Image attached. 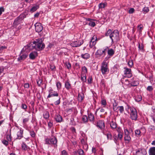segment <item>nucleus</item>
Here are the masks:
<instances>
[{
	"instance_id": "nucleus-1",
	"label": "nucleus",
	"mask_w": 155,
	"mask_h": 155,
	"mask_svg": "<svg viewBox=\"0 0 155 155\" xmlns=\"http://www.w3.org/2000/svg\"><path fill=\"white\" fill-rule=\"evenodd\" d=\"M26 47L29 50L35 49L36 50L39 51L42 50L45 48V45L43 43L42 39L39 38L28 45Z\"/></svg>"
},
{
	"instance_id": "nucleus-2",
	"label": "nucleus",
	"mask_w": 155,
	"mask_h": 155,
	"mask_svg": "<svg viewBox=\"0 0 155 155\" xmlns=\"http://www.w3.org/2000/svg\"><path fill=\"white\" fill-rule=\"evenodd\" d=\"M28 14V11H26L21 14L15 20L13 23V27L16 28L17 25L22 22L24 19L26 17Z\"/></svg>"
},
{
	"instance_id": "nucleus-3",
	"label": "nucleus",
	"mask_w": 155,
	"mask_h": 155,
	"mask_svg": "<svg viewBox=\"0 0 155 155\" xmlns=\"http://www.w3.org/2000/svg\"><path fill=\"white\" fill-rule=\"evenodd\" d=\"M110 38L112 43L117 42L119 40V32L117 30H115L110 35Z\"/></svg>"
},
{
	"instance_id": "nucleus-4",
	"label": "nucleus",
	"mask_w": 155,
	"mask_h": 155,
	"mask_svg": "<svg viewBox=\"0 0 155 155\" xmlns=\"http://www.w3.org/2000/svg\"><path fill=\"white\" fill-rule=\"evenodd\" d=\"M57 140L54 136H52L49 139L47 138L45 140V143L47 144H53L54 147H56Z\"/></svg>"
},
{
	"instance_id": "nucleus-5",
	"label": "nucleus",
	"mask_w": 155,
	"mask_h": 155,
	"mask_svg": "<svg viewBox=\"0 0 155 155\" xmlns=\"http://www.w3.org/2000/svg\"><path fill=\"white\" fill-rule=\"evenodd\" d=\"M130 118L132 120L136 121L137 118V113L136 109L133 107H130Z\"/></svg>"
},
{
	"instance_id": "nucleus-6",
	"label": "nucleus",
	"mask_w": 155,
	"mask_h": 155,
	"mask_svg": "<svg viewBox=\"0 0 155 155\" xmlns=\"http://www.w3.org/2000/svg\"><path fill=\"white\" fill-rule=\"evenodd\" d=\"M132 130L128 131L127 129L124 130L125 135L124 136V139L126 143H128L130 142L131 140V138L129 134L131 132H132Z\"/></svg>"
},
{
	"instance_id": "nucleus-7",
	"label": "nucleus",
	"mask_w": 155,
	"mask_h": 155,
	"mask_svg": "<svg viewBox=\"0 0 155 155\" xmlns=\"http://www.w3.org/2000/svg\"><path fill=\"white\" fill-rule=\"evenodd\" d=\"M101 70L102 74L104 75L106 74L107 72L108 71L107 63L105 61H103L102 63Z\"/></svg>"
},
{
	"instance_id": "nucleus-8",
	"label": "nucleus",
	"mask_w": 155,
	"mask_h": 155,
	"mask_svg": "<svg viewBox=\"0 0 155 155\" xmlns=\"http://www.w3.org/2000/svg\"><path fill=\"white\" fill-rule=\"evenodd\" d=\"M108 56L104 58V61H106L108 59L112 57L114 54L115 51L114 49L112 48L109 49V48L107 50Z\"/></svg>"
},
{
	"instance_id": "nucleus-9",
	"label": "nucleus",
	"mask_w": 155,
	"mask_h": 155,
	"mask_svg": "<svg viewBox=\"0 0 155 155\" xmlns=\"http://www.w3.org/2000/svg\"><path fill=\"white\" fill-rule=\"evenodd\" d=\"M96 126L102 130H103L105 127L104 121L102 120H98Z\"/></svg>"
},
{
	"instance_id": "nucleus-10",
	"label": "nucleus",
	"mask_w": 155,
	"mask_h": 155,
	"mask_svg": "<svg viewBox=\"0 0 155 155\" xmlns=\"http://www.w3.org/2000/svg\"><path fill=\"white\" fill-rule=\"evenodd\" d=\"M97 40V38L96 35H94L90 42L89 46L91 48H92L95 45Z\"/></svg>"
},
{
	"instance_id": "nucleus-11",
	"label": "nucleus",
	"mask_w": 155,
	"mask_h": 155,
	"mask_svg": "<svg viewBox=\"0 0 155 155\" xmlns=\"http://www.w3.org/2000/svg\"><path fill=\"white\" fill-rule=\"evenodd\" d=\"M35 31L38 33L41 32L43 29L41 24L40 23H37L35 25Z\"/></svg>"
},
{
	"instance_id": "nucleus-12",
	"label": "nucleus",
	"mask_w": 155,
	"mask_h": 155,
	"mask_svg": "<svg viewBox=\"0 0 155 155\" xmlns=\"http://www.w3.org/2000/svg\"><path fill=\"white\" fill-rule=\"evenodd\" d=\"M124 69H125L124 71V74L128 78L131 77L132 75V74L131 73V69L126 67H124Z\"/></svg>"
},
{
	"instance_id": "nucleus-13",
	"label": "nucleus",
	"mask_w": 155,
	"mask_h": 155,
	"mask_svg": "<svg viewBox=\"0 0 155 155\" xmlns=\"http://www.w3.org/2000/svg\"><path fill=\"white\" fill-rule=\"evenodd\" d=\"M83 43V41H73L71 44V46L73 47H79L82 45Z\"/></svg>"
},
{
	"instance_id": "nucleus-14",
	"label": "nucleus",
	"mask_w": 155,
	"mask_h": 155,
	"mask_svg": "<svg viewBox=\"0 0 155 155\" xmlns=\"http://www.w3.org/2000/svg\"><path fill=\"white\" fill-rule=\"evenodd\" d=\"M147 153L146 150L145 149H139L136 152V155H146Z\"/></svg>"
},
{
	"instance_id": "nucleus-15",
	"label": "nucleus",
	"mask_w": 155,
	"mask_h": 155,
	"mask_svg": "<svg viewBox=\"0 0 155 155\" xmlns=\"http://www.w3.org/2000/svg\"><path fill=\"white\" fill-rule=\"evenodd\" d=\"M23 130L21 128H20V131L17 133V137L15 139L20 140L23 137Z\"/></svg>"
},
{
	"instance_id": "nucleus-16",
	"label": "nucleus",
	"mask_w": 155,
	"mask_h": 155,
	"mask_svg": "<svg viewBox=\"0 0 155 155\" xmlns=\"http://www.w3.org/2000/svg\"><path fill=\"white\" fill-rule=\"evenodd\" d=\"M28 56V55L26 54H22L21 53L18 58V61H21L22 60H24Z\"/></svg>"
},
{
	"instance_id": "nucleus-17",
	"label": "nucleus",
	"mask_w": 155,
	"mask_h": 155,
	"mask_svg": "<svg viewBox=\"0 0 155 155\" xmlns=\"http://www.w3.org/2000/svg\"><path fill=\"white\" fill-rule=\"evenodd\" d=\"M88 120L93 124H94V115L92 113H88Z\"/></svg>"
},
{
	"instance_id": "nucleus-18",
	"label": "nucleus",
	"mask_w": 155,
	"mask_h": 155,
	"mask_svg": "<svg viewBox=\"0 0 155 155\" xmlns=\"http://www.w3.org/2000/svg\"><path fill=\"white\" fill-rule=\"evenodd\" d=\"M38 56V53L36 51H34L31 52L29 55L30 59L34 60Z\"/></svg>"
},
{
	"instance_id": "nucleus-19",
	"label": "nucleus",
	"mask_w": 155,
	"mask_h": 155,
	"mask_svg": "<svg viewBox=\"0 0 155 155\" xmlns=\"http://www.w3.org/2000/svg\"><path fill=\"white\" fill-rule=\"evenodd\" d=\"M54 119L57 122L60 123L62 120V117L58 114H57L55 115Z\"/></svg>"
},
{
	"instance_id": "nucleus-20",
	"label": "nucleus",
	"mask_w": 155,
	"mask_h": 155,
	"mask_svg": "<svg viewBox=\"0 0 155 155\" xmlns=\"http://www.w3.org/2000/svg\"><path fill=\"white\" fill-rule=\"evenodd\" d=\"M148 152L149 155H155V147H150Z\"/></svg>"
},
{
	"instance_id": "nucleus-21",
	"label": "nucleus",
	"mask_w": 155,
	"mask_h": 155,
	"mask_svg": "<svg viewBox=\"0 0 155 155\" xmlns=\"http://www.w3.org/2000/svg\"><path fill=\"white\" fill-rule=\"evenodd\" d=\"M139 84V81L137 80H134V79L130 83V84L131 86H137Z\"/></svg>"
},
{
	"instance_id": "nucleus-22",
	"label": "nucleus",
	"mask_w": 155,
	"mask_h": 155,
	"mask_svg": "<svg viewBox=\"0 0 155 155\" xmlns=\"http://www.w3.org/2000/svg\"><path fill=\"white\" fill-rule=\"evenodd\" d=\"M84 97V95L83 93L81 92L78 94V100L79 101L81 102Z\"/></svg>"
},
{
	"instance_id": "nucleus-23",
	"label": "nucleus",
	"mask_w": 155,
	"mask_h": 155,
	"mask_svg": "<svg viewBox=\"0 0 155 155\" xmlns=\"http://www.w3.org/2000/svg\"><path fill=\"white\" fill-rule=\"evenodd\" d=\"M121 82L123 84L127 86L130 84V83L128 80L127 79H125L124 78L121 79Z\"/></svg>"
},
{
	"instance_id": "nucleus-24",
	"label": "nucleus",
	"mask_w": 155,
	"mask_h": 155,
	"mask_svg": "<svg viewBox=\"0 0 155 155\" xmlns=\"http://www.w3.org/2000/svg\"><path fill=\"white\" fill-rule=\"evenodd\" d=\"M90 55L89 54L86 53L84 54H82L81 55V57L84 59H87L90 57Z\"/></svg>"
},
{
	"instance_id": "nucleus-25",
	"label": "nucleus",
	"mask_w": 155,
	"mask_h": 155,
	"mask_svg": "<svg viewBox=\"0 0 155 155\" xmlns=\"http://www.w3.org/2000/svg\"><path fill=\"white\" fill-rule=\"evenodd\" d=\"M39 5H36L33 7L30 10L31 12H33L36 11L38 8H39Z\"/></svg>"
},
{
	"instance_id": "nucleus-26",
	"label": "nucleus",
	"mask_w": 155,
	"mask_h": 155,
	"mask_svg": "<svg viewBox=\"0 0 155 155\" xmlns=\"http://www.w3.org/2000/svg\"><path fill=\"white\" fill-rule=\"evenodd\" d=\"M82 121L84 123H86L88 121V117L86 115H83L82 117Z\"/></svg>"
},
{
	"instance_id": "nucleus-27",
	"label": "nucleus",
	"mask_w": 155,
	"mask_h": 155,
	"mask_svg": "<svg viewBox=\"0 0 155 155\" xmlns=\"http://www.w3.org/2000/svg\"><path fill=\"white\" fill-rule=\"evenodd\" d=\"M110 125L112 129H115L117 127V124L114 121H112L110 122Z\"/></svg>"
},
{
	"instance_id": "nucleus-28",
	"label": "nucleus",
	"mask_w": 155,
	"mask_h": 155,
	"mask_svg": "<svg viewBox=\"0 0 155 155\" xmlns=\"http://www.w3.org/2000/svg\"><path fill=\"white\" fill-rule=\"evenodd\" d=\"M65 87L67 90H69L71 88V84L68 81H66L65 83Z\"/></svg>"
},
{
	"instance_id": "nucleus-29",
	"label": "nucleus",
	"mask_w": 155,
	"mask_h": 155,
	"mask_svg": "<svg viewBox=\"0 0 155 155\" xmlns=\"http://www.w3.org/2000/svg\"><path fill=\"white\" fill-rule=\"evenodd\" d=\"M81 74H86L87 72V69L85 66H83L81 68Z\"/></svg>"
},
{
	"instance_id": "nucleus-30",
	"label": "nucleus",
	"mask_w": 155,
	"mask_h": 155,
	"mask_svg": "<svg viewBox=\"0 0 155 155\" xmlns=\"http://www.w3.org/2000/svg\"><path fill=\"white\" fill-rule=\"evenodd\" d=\"M21 147L22 149L25 151L27 150L29 148L28 146L24 142L21 144Z\"/></svg>"
},
{
	"instance_id": "nucleus-31",
	"label": "nucleus",
	"mask_w": 155,
	"mask_h": 155,
	"mask_svg": "<svg viewBox=\"0 0 155 155\" xmlns=\"http://www.w3.org/2000/svg\"><path fill=\"white\" fill-rule=\"evenodd\" d=\"M43 117L46 119H48L49 117V113L47 111H45L43 114Z\"/></svg>"
},
{
	"instance_id": "nucleus-32",
	"label": "nucleus",
	"mask_w": 155,
	"mask_h": 155,
	"mask_svg": "<svg viewBox=\"0 0 155 155\" xmlns=\"http://www.w3.org/2000/svg\"><path fill=\"white\" fill-rule=\"evenodd\" d=\"M142 99V97L140 95H138L135 97V100L136 101L139 102Z\"/></svg>"
},
{
	"instance_id": "nucleus-33",
	"label": "nucleus",
	"mask_w": 155,
	"mask_h": 155,
	"mask_svg": "<svg viewBox=\"0 0 155 155\" xmlns=\"http://www.w3.org/2000/svg\"><path fill=\"white\" fill-rule=\"evenodd\" d=\"M6 138L8 141H11L12 140V137L11 133L9 134H7L6 136Z\"/></svg>"
},
{
	"instance_id": "nucleus-34",
	"label": "nucleus",
	"mask_w": 155,
	"mask_h": 155,
	"mask_svg": "<svg viewBox=\"0 0 155 155\" xmlns=\"http://www.w3.org/2000/svg\"><path fill=\"white\" fill-rule=\"evenodd\" d=\"M81 80L83 82H85L86 81V74H81Z\"/></svg>"
},
{
	"instance_id": "nucleus-35",
	"label": "nucleus",
	"mask_w": 155,
	"mask_h": 155,
	"mask_svg": "<svg viewBox=\"0 0 155 155\" xmlns=\"http://www.w3.org/2000/svg\"><path fill=\"white\" fill-rule=\"evenodd\" d=\"M141 132L140 130L137 129L135 131V133L136 136L137 137H140V136Z\"/></svg>"
},
{
	"instance_id": "nucleus-36",
	"label": "nucleus",
	"mask_w": 155,
	"mask_h": 155,
	"mask_svg": "<svg viewBox=\"0 0 155 155\" xmlns=\"http://www.w3.org/2000/svg\"><path fill=\"white\" fill-rule=\"evenodd\" d=\"M2 143L5 146H7L8 145V141L5 139L2 140Z\"/></svg>"
},
{
	"instance_id": "nucleus-37",
	"label": "nucleus",
	"mask_w": 155,
	"mask_h": 155,
	"mask_svg": "<svg viewBox=\"0 0 155 155\" xmlns=\"http://www.w3.org/2000/svg\"><path fill=\"white\" fill-rule=\"evenodd\" d=\"M30 135L32 138H34L35 137L36 134L33 130L29 131Z\"/></svg>"
},
{
	"instance_id": "nucleus-38",
	"label": "nucleus",
	"mask_w": 155,
	"mask_h": 155,
	"mask_svg": "<svg viewBox=\"0 0 155 155\" xmlns=\"http://www.w3.org/2000/svg\"><path fill=\"white\" fill-rule=\"evenodd\" d=\"M108 48V47H106L105 48H104L102 49V55L104 54V55H105L106 54V51H107V49Z\"/></svg>"
},
{
	"instance_id": "nucleus-39",
	"label": "nucleus",
	"mask_w": 155,
	"mask_h": 155,
	"mask_svg": "<svg viewBox=\"0 0 155 155\" xmlns=\"http://www.w3.org/2000/svg\"><path fill=\"white\" fill-rule=\"evenodd\" d=\"M102 49H98L96 52L95 54L98 55L99 56H101L102 55Z\"/></svg>"
},
{
	"instance_id": "nucleus-40",
	"label": "nucleus",
	"mask_w": 155,
	"mask_h": 155,
	"mask_svg": "<svg viewBox=\"0 0 155 155\" xmlns=\"http://www.w3.org/2000/svg\"><path fill=\"white\" fill-rule=\"evenodd\" d=\"M138 48L139 50L143 51V50L144 46L142 44L138 43Z\"/></svg>"
},
{
	"instance_id": "nucleus-41",
	"label": "nucleus",
	"mask_w": 155,
	"mask_h": 155,
	"mask_svg": "<svg viewBox=\"0 0 155 155\" xmlns=\"http://www.w3.org/2000/svg\"><path fill=\"white\" fill-rule=\"evenodd\" d=\"M67 68L70 69L71 68V64L69 62H66L65 63Z\"/></svg>"
},
{
	"instance_id": "nucleus-42",
	"label": "nucleus",
	"mask_w": 155,
	"mask_h": 155,
	"mask_svg": "<svg viewBox=\"0 0 155 155\" xmlns=\"http://www.w3.org/2000/svg\"><path fill=\"white\" fill-rule=\"evenodd\" d=\"M77 152L79 155H84V151L82 149H78Z\"/></svg>"
},
{
	"instance_id": "nucleus-43",
	"label": "nucleus",
	"mask_w": 155,
	"mask_h": 155,
	"mask_svg": "<svg viewBox=\"0 0 155 155\" xmlns=\"http://www.w3.org/2000/svg\"><path fill=\"white\" fill-rule=\"evenodd\" d=\"M56 86L58 90H59L61 88V84L60 82L58 81L56 83Z\"/></svg>"
},
{
	"instance_id": "nucleus-44",
	"label": "nucleus",
	"mask_w": 155,
	"mask_h": 155,
	"mask_svg": "<svg viewBox=\"0 0 155 155\" xmlns=\"http://www.w3.org/2000/svg\"><path fill=\"white\" fill-rule=\"evenodd\" d=\"M118 107L119 108V110L120 111V113H123L124 109V107L123 106H120Z\"/></svg>"
},
{
	"instance_id": "nucleus-45",
	"label": "nucleus",
	"mask_w": 155,
	"mask_h": 155,
	"mask_svg": "<svg viewBox=\"0 0 155 155\" xmlns=\"http://www.w3.org/2000/svg\"><path fill=\"white\" fill-rule=\"evenodd\" d=\"M107 140H111L112 139V135L111 133L107 134Z\"/></svg>"
},
{
	"instance_id": "nucleus-46",
	"label": "nucleus",
	"mask_w": 155,
	"mask_h": 155,
	"mask_svg": "<svg viewBox=\"0 0 155 155\" xmlns=\"http://www.w3.org/2000/svg\"><path fill=\"white\" fill-rule=\"evenodd\" d=\"M42 82V80L41 79H39L38 80H37V83L39 87L41 86V84Z\"/></svg>"
},
{
	"instance_id": "nucleus-47",
	"label": "nucleus",
	"mask_w": 155,
	"mask_h": 155,
	"mask_svg": "<svg viewBox=\"0 0 155 155\" xmlns=\"http://www.w3.org/2000/svg\"><path fill=\"white\" fill-rule=\"evenodd\" d=\"M112 31L110 29H109L107 31V32L105 34V35L106 36H108L109 35L110 37V35L112 33Z\"/></svg>"
},
{
	"instance_id": "nucleus-48",
	"label": "nucleus",
	"mask_w": 155,
	"mask_h": 155,
	"mask_svg": "<svg viewBox=\"0 0 155 155\" xmlns=\"http://www.w3.org/2000/svg\"><path fill=\"white\" fill-rule=\"evenodd\" d=\"M117 136V137L119 140H121L123 137V133H118Z\"/></svg>"
},
{
	"instance_id": "nucleus-49",
	"label": "nucleus",
	"mask_w": 155,
	"mask_h": 155,
	"mask_svg": "<svg viewBox=\"0 0 155 155\" xmlns=\"http://www.w3.org/2000/svg\"><path fill=\"white\" fill-rule=\"evenodd\" d=\"M117 131L118 132V133H123V131L120 127H118L117 129Z\"/></svg>"
},
{
	"instance_id": "nucleus-50",
	"label": "nucleus",
	"mask_w": 155,
	"mask_h": 155,
	"mask_svg": "<svg viewBox=\"0 0 155 155\" xmlns=\"http://www.w3.org/2000/svg\"><path fill=\"white\" fill-rule=\"evenodd\" d=\"M143 11L144 12H145V13H147L149 11V9L148 7H144L143 9Z\"/></svg>"
},
{
	"instance_id": "nucleus-51",
	"label": "nucleus",
	"mask_w": 155,
	"mask_h": 155,
	"mask_svg": "<svg viewBox=\"0 0 155 155\" xmlns=\"http://www.w3.org/2000/svg\"><path fill=\"white\" fill-rule=\"evenodd\" d=\"M75 68L76 70H78L80 68V66L78 63H75Z\"/></svg>"
},
{
	"instance_id": "nucleus-52",
	"label": "nucleus",
	"mask_w": 155,
	"mask_h": 155,
	"mask_svg": "<svg viewBox=\"0 0 155 155\" xmlns=\"http://www.w3.org/2000/svg\"><path fill=\"white\" fill-rule=\"evenodd\" d=\"M105 81L104 79H102L100 83L102 87H105Z\"/></svg>"
},
{
	"instance_id": "nucleus-53",
	"label": "nucleus",
	"mask_w": 155,
	"mask_h": 155,
	"mask_svg": "<svg viewBox=\"0 0 155 155\" xmlns=\"http://www.w3.org/2000/svg\"><path fill=\"white\" fill-rule=\"evenodd\" d=\"M105 6V4L104 3H100L99 5V8H104Z\"/></svg>"
},
{
	"instance_id": "nucleus-54",
	"label": "nucleus",
	"mask_w": 155,
	"mask_h": 155,
	"mask_svg": "<svg viewBox=\"0 0 155 155\" xmlns=\"http://www.w3.org/2000/svg\"><path fill=\"white\" fill-rule=\"evenodd\" d=\"M89 25L94 27L95 25V23L94 22L91 21L89 23Z\"/></svg>"
},
{
	"instance_id": "nucleus-55",
	"label": "nucleus",
	"mask_w": 155,
	"mask_h": 155,
	"mask_svg": "<svg viewBox=\"0 0 155 155\" xmlns=\"http://www.w3.org/2000/svg\"><path fill=\"white\" fill-rule=\"evenodd\" d=\"M128 65L130 67H131L133 64V62L132 60H130L128 63Z\"/></svg>"
},
{
	"instance_id": "nucleus-56",
	"label": "nucleus",
	"mask_w": 155,
	"mask_h": 155,
	"mask_svg": "<svg viewBox=\"0 0 155 155\" xmlns=\"http://www.w3.org/2000/svg\"><path fill=\"white\" fill-rule=\"evenodd\" d=\"M113 137L114 138V142L115 143H116L117 142V140H119V139H118L117 137V136L116 134H114L113 136Z\"/></svg>"
},
{
	"instance_id": "nucleus-57",
	"label": "nucleus",
	"mask_w": 155,
	"mask_h": 155,
	"mask_svg": "<svg viewBox=\"0 0 155 155\" xmlns=\"http://www.w3.org/2000/svg\"><path fill=\"white\" fill-rule=\"evenodd\" d=\"M60 103V98L59 97L58 99L56 101L54 102V104L56 105H58Z\"/></svg>"
},
{
	"instance_id": "nucleus-58",
	"label": "nucleus",
	"mask_w": 155,
	"mask_h": 155,
	"mask_svg": "<svg viewBox=\"0 0 155 155\" xmlns=\"http://www.w3.org/2000/svg\"><path fill=\"white\" fill-rule=\"evenodd\" d=\"M101 104L104 106L106 105V101L105 100H102L101 101Z\"/></svg>"
},
{
	"instance_id": "nucleus-59",
	"label": "nucleus",
	"mask_w": 155,
	"mask_h": 155,
	"mask_svg": "<svg viewBox=\"0 0 155 155\" xmlns=\"http://www.w3.org/2000/svg\"><path fill=\"white\" fill-rule=\"evenodd\" d=\"M92 78L91 77H89L87 80V83L88 84H91L92 83Z\"/></svg>"
},
{
	"instance_id": "nucleus-60",
	"label": "nucleus",
	"mask_w": 155,
	"mask_h": 155,
	"mask_svg": "<svg viewBox=\"0 0 155 155\" xmlns=\"http://www.w3.org/2000/svg\"><path fill=\"white\" fill-rule=\"evenodd\" d=\"M52 95L53 96H53L58 97V93L57 92H56V91H54L53 92H52Z\"/></svg>"
},
{
	"instance_id": "nucleus-61",
	"label": "nucleus",
	"mask_w": 155,
	"mask_h": 155,
	"mask_svg": "<svg viewBox=\"0 0 155 155\" xmlns=\"http://www.w3.org/2000/svg\"><path fill=\"white\" fill-rule=\"evenodd\" d=\"M7 48L6 47H5V46H2L0 47V53H2L3 50L4 49H6Z\"/></svg>"
},
{
	"instance_id": "nucleus-62",
	"label": "nucleus",
	"mask_w": 155,
	"mask_h": 155,
	"mask_svg": "<svg viewBox=\"0 0 155 155\" xmlns=\"http://www.w3.org/2000/svg\"><path fill=\"white\" fill-rule=\"evenodd\" d=\"M153 88L152 86H148L147 88V90L149 91H152Z\"/></svg>"
},
{
	"instance_id": "nucleus-63",
	"label": "nucleus",
	"mask_w": 155,
	"mask_h": 155,
	"mask_svg": "<svg viewBox=\"0 0 155 155\" xmlns=\"http://www.w3.org/2000/svg\"><path fill=\"white\" fill-rule=\"evenodd\" d=\"M50 68L51 70L54 71L55 69V67L54 64H51Z\"/></svg>"
},
{
	"instance_id": "nucleus-64",
	"label": "nucleus",
	"mask_w": 155,
	"mask_h": 155,
	"mask_svg": "<svg viewBox=\"0 0 155 155\" xmlns=\"http://www.w3.org/2000/svg\"><path fill=\"white\" fill-rule=\"evenodd\" d=\"M61 155H68V154L66 150H64L61 151Z\"/></svg>"
}]
</instances>
